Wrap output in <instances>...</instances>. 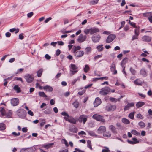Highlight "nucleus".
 Masks as SVG:
<instances>
[{
    "instance_id": "69168bd1",
    "label": "nucleus",
    "mask_w": 152,
    "mask_h": 152,
    "mask_svg": "<svg viewBox=\"0 0 152 152\" xmlns=\"http://www.w3.org/2000/svg\"><path fill=\"white\" fill-rule=\"evenodd\" d=\"M20 152H28V148H23L20 150Z\"/></svg>"
},
{
    "instance_id": "2eb2a0df",
    "label": "nucleus",
    "mask_w": 152,
    "mask_h": 152,
    "mask_svg": "<svg viewBox=\"0 0 152 152\" xmlns=\"http://www.w3.org/2000/svg\"><path fill=\"white\" fill-rule=\"evenodd\" d=\"M98 133L99 134H102L105 132L106 131V127L103 126H100L98 129Z\"/></svg>"
},
{
    "instance_id": "412c9836",
    "label": "nucleus",
    "mask_w": 152,
    "mask_h": 152,
    "mask_svg": "<svg viewBox=\"0 0 152 152\" xmlns=\"http://www.w3.org/2000/svg\"><path fill=\"white\" fill-rule=\"evenodd\" d=\"M61 115L64 116V119L66 121H68L70 118L68 114L65 112H62Z\"/></svg>"
},
{
    "instance_id": "49530a36",
    "label": "nucleus",
    "mask_w": 152,
    "mask_h": 152,
    "mask_svg": "<svg viewBox=\"0 0 152 152\" xmlns=\"http://www.w3.org/2000/svg\"><path fill=\"white\" fill-rule=\"evenodd\" d=\"M110 151L109 148L107 147H104L102 150V152H110Z\"/></svg>"
},
{
    "instance_id": "79ce46f5",
    "label": "nucleus",
    "mask_w": 152,
    "mask_h": 152,
    "mask_svg": "<svg viewBox=\"0 0 152 152\" xmlns=\"http://www.w3.org/2000/svg\"><path fill=\"white\" fill-rule=\"evenodd\" d=\"M73 106L76 108H77L79 105V102L77 101H75L72 104Z\"/></svg>"
},
{
    "instance_id": "a19ab883",
    "label": "nucleus",
    "mask_w": 152,
    "mask_h": 152,
    "mask_svg": "<svg viewBox=\"0 0 152 152\" xmlns=\"http://www.w3.org/2000/svg\"><path fill=\"white\" fill-rule=\"evenodd\" d=\"M68 121L71 123L74 124H75L76 123L75 119L72 118H70Z\"/></svg>"
},
{
    "instance_id": "2f4dec72",
    "label": "nucleus",
    "mask_w": 152,
    "mask_h": 152,
    "mask_svg": "<svg viewBox=\"0 0 152 152\" xmlns=\"http://www.w3.org/2000/svg\"><path fill=\"white\" fill-rule=\"evenodd\" d=\"M115 85L116 86H120L124 88V86L123 84V83L121 81L118 80H117L116 83L115 84Z\"/></svg>"
},
{
    "instance_id": "864d4df0",
    "label": "nucleus",
    "mask_w": 152,
    "mask_h": 152,
    "mask_svg": "<svg viewBox=\"0 0 152 152\" xmlns=\"http://www.w3.org/2000/svg\"><path fill=\"white\" fill-rule=\"evenodd\" d=\"M140 15L141 17H148V12L140 14Z\"/></svg>"
},
{
    "instance_id": "1a4fd4ad",
    "label": "nucleus",
    "mask_w": 152,
    "mask_h": 152,
    "mask_svg": "<svg viewBox=\"0 0 152 152\" xmlns=\"http://www.w3.org/2000/svg\"><path fill=\"white\" fill-rule=\"evenodd\" d=\"M86 36L82 34H80L77 39V41L79 43H82L86 40Z\"/></svg>"
},
{
    "instance_id": "4c0bfd02",
    "label": "nucleus",
    "mask_w": 152,
    "mask_h": 152,
    "mask_svg": "<svg viewBox=\"0 0 152 152\" xmlns=\"http://www.w3.org/2000/svg\"><path fill=\"white\" fill-rule=\"evenodd\" d=\"M134 83L136 85L140 86L142 84V82L139 79L136 80L134 81Z\"/></svg>"
},
{
    "instance_id": "09e8293b",
    "label": "nucleus",
    "mask_w": 152,
    "mask_h": 152,
    "mask_svg": "<svg viewBox=\"0 0 152 152\" xmlns=\"http://www.w3.org/2000/svg\"><path fill=\"white\" fill-rule=\"evenodd\" d=\"M138 124L142 128L144 127L145 126V124L142 122H140Z\"/></svg>"
},
{
    "instance_id": "c756f323",
    "label": "nucleus",
    "mask_w": 152,
    "mask_h": 152,
    "mask_svg": "<svg viewBox=\"0 0 152 152\" xmlns=\"http://www.w3.org/2000/svg\"><path fill=\"white\" fill-rule=\"evenodd\" d=\"M90 70V68L88 65H86L83 69L84 72L85 73L88 72Z\"/></svg>"
},
{
    "instance_id": "c03bdc74",
    "label": "nucleus",
    "mask_w": 152,
    "mask_h": 152,
    "mask_svg": "<svg viewBox=\"0 0 152 152\" xmlns=\"http://www.w3.org/2000/svg\"><path fill=\"white\" fill-rule=\"evenodd\" d=\"M99 0H91L90 2V4L94 5L97 4Z\"/></svg>"
},
{
    "instance_id": "6ab92c4d",
    "label": "nucleus",
    "mask_w": 152,
    "mask_h": 152,
    "mask_svg": "<svg viewBox=\"0 0 152 152\" xmlns=\"http://www.w3.org/2000/svg\"><path fill=\"white\" fill-rule=\"evenodd\" d=\"M99 30L98 28H91V34H92L94 33L99 32Z\"/></svg>"
},
{
    "instance_id": "cd10ccee",
    "label": "nucleus",
    "mask_w": 152,
    "mask_h": 152,
    "mask_svg": "<svg viewBox=\"0 0 152 152\" xmlns=\"http://www.w3.org/2000/svg\"><path fill=\"white\" fill-rule=\"evenodd\" d=\"M131 132L133 135L138 136H140V133L135 130H132Z\"/></svg>"
},
{
    "instance_id": "f704fd0d",
    "label": "nucleus",
    "mask_w": 152,
    "mask_h": 152,
    "mask_svg": "<svg viewBox=\"0 0 152 152\" xmlns=\"http://www.w3.org/2000/svg\"><path fill=\"white\" fill-rule=\"evenodd\" d=\"M135 112H133L130 113L128 116L129 118L131 119H134V115L135 114Z\"/></svg>"
},
{
    "instance_id": "b1692460",
    "label": "nucleus",
    "mask_w": 152,
    "mask_h": 152,
    "mask_svg": "<svg viewBox=\"0 0 152 152\" xmlns=\"http://www.w3.org/2000/svg\"><path fill=\"white\" fill-rule=\"evenodd\" d=\"M121 121L122 123L126 124H129L130 123L129 120L125 118H123L122 119Z\"/></svg>"
},
{
    "instance_id": "423d86ee",
    "label": "nucleus",
    "mask_w": 152,
    "mask_h": 152,
    "mask_svg": "<svg viewBox=\"0 0 152 152\" xmlns=\"http://www.w3.org/2000/svg\"><path fill=\"white\" fill-rule=\"evenodd\" d=\"M116 35L113 34H111L108 36L106 40L107 43H110L113 41L116 38Z\"/></svg>"
},
{
    "instance_id": "774afa93",
    "label": "nucleus",
    "mask_w": 152,
    "mask_h": 152,
    "mask_svg": "<svg viewBox=\"0 0 152 152\" xmlns=\"http://www.w3.org/2000/svg\"><path fill=\"white\" fill-rule=\"evenodd\" d=\"M147 94L148 96L152 97V91L151 89L148 91Z\"/></svg>"
},
{
    "instance_id": "0e129e2a",
    "label": "nucleus",
    "mask_w": 152,
    "mask_h": 152,
    "mask_svg": "<svg viewBox=\"0 0 152 152\" xmlns=\"http://www.w3.org/2000/svg\"><path fill=\"white\" fill-rule=\"evenodd\" d=\"M93 85V84L92 83L88 85H87L85 87V89H86L87 88H88L91 87Z\"/></svg>"
},
{
    "instance_id": "7c9ffc66",
    "label": "nucleus",
    "mask_w": 152,
    "mask_h": 152,
    "mask_svg": "<svg viewBox=\"0 0 152 152\" xmlns=\"http://www.w3.org/2000/svg\"><path fill=\"white\" fill-rule=\"evenodd\" d=\"M142 50L143 51L144 53H142L140 55L141 56L144 57H146L149 54V53L146 50L144 51L143 49Z\"/></svg>"
},
{
    "instance_id": "13d9d810",
    "label": "nucleus",
    "mask_w": 152,
    "mask_h": 152,
    "mask_svg": "<svg viewBox=\"0 0 152 152\" xmlns=\"http://www.w3.org/2000/svg\"><path fill=\"white\" fill-rule=\"evenodd\" d=\"M29 83L31 82L34 79V77L33 75H29Z\"/></svg>"
},
{
    "instance_id": "3c124183",
    "label": "nucleus",
    "mask_w": 152,
    "mask_h": 152,
    "mask_svg": "<svg viewBox=\"0 0 152 152\" xmlns=\"http://www.w3.org/2000/svg\"><path fill=\"white\" fill-rule=\"evenodd\" d=\"M91 49L90 47H87L86 49V52L87 54H88L91 51Z\"/></svg>"
},
{
    "instance_id": "c9c22d12",
    "label": "nucleus",
    "mask_w": 152,
    "mask_h": 152,
    "mask_svg": "<svg viewBox=\"0 0 152 152\" xmlns=\"http://www.w3.org/2000/svg\"><path fill=\"white\" fill-rule=\"evenodd\" d=\"M6 127V125L4 123H0V130H3L5 129Z\"/></svg>"
},
{
    "instance_id": "6e6552de",
    "label": "nucleus",
    "mask_w": 152,
    "mask_h": 152,
    "mask_svg": "<svg viewBox=\"0 0 152 152\" xmlns=\"http://www.w3.org/2000/svg\"><path fill=\"white\" fill-rule=\"evenodd\" d=\"M88 116L85 115H80L78 121L80 122H83V124L86 122L87 120Z\"/></svg>"
},
{
    "instance_id": "052dcab7",
    "label": "nucleus",
    "mask_w": 152,
    "mask_h": 152,
    "mask_svg": "<svg viewBox=\"0 0 152 152\" xmlns=\"http://www.w3.org/2000/svg\"><path fill=\"white\" fill-rule=\"evenodd\" d=\"M131 13H132V11H131L127 10V11H125L123 13V14H129L130 15H132Z\"/></svg>"
},
{
    "instance_id": "ea45409f",
    "label": "nucleus",
    "mask_w": 152,
    "mask_h": 152,
    "mask_svg": "<svg viewBox=\"0 0 152 152\" xmlns=\"http://www.w3.org/2000/svg\"><path fill=\"white\" fill-rule=\"evenodd\" d=\"M61 142L62 143L64 144L66 147H68L69 146V144L68 142L65 139H62L61 140Z\"/></svg>"
},
{
    "instance_id": "6e6d98bb",
    "label": "nucleus",
    "mask_w": 152,
    "mask_h": 152,
    "mask_svg": "<svg viewBox=\"0 0 152 152\" xmlns=\"http://www.w3.org/2000/svg\"><path fill=\"white\" fill-rule=\"evenodd\" d=\"M139 28H137L135 29L134 33L135 34L137 35H139Z\"/></svg>"
},
{
    "instance_id": "8fccbe9b",
    "label": "nucleus",
    "mask_w": 152,
    "mask_h": 152,
    "mask_svg": "<svg viewBox=\"0 0 152 152\" xmlns=\"http://www.w3.org/2000/svg\"><path fill=\"white\" fill-rule=\"evenodd\" d=\"M46 121L45 119H43L41 121V122L40 123V126L42 127L45 124Z\"/></svg>"
},
{
    "instance_id": "603ef678",
    "label": "nucleus",
    "mask_w": 152,
    "mask_h": 152,
    "mask_svg": "<svg viewBox=\"0 0 152 152\" xmlns=\"http://www.w3.org/2000/svg\"><path fill=\"white\" fill-rule=\"evenodd\" d=\"M130 71L131 73L133 75H135L136 73V71L134 69H133L131 67L130 69Z\"/></svg>"
},
{
    "instance_id": "f03ea898",
    "label": "nucleus",
    "mask_w": 152,
    "mask_h": 152,
    "mask_svg": "<svg viewBox=\"0 0 152 152\" xmlns=\"http://www.w3.org/2000/svg\"><path fill=\"white\" fill-rule=\"evenodd\" d=\"M69 67L70 75L72 76L76 73L79 70L78 67L74 64H71Z\"/></svg>"
},
{
    "instance_id": "680f3d73",
    "label": "nucleus",
    "mask_w": 152,
    "mask_h": 152,
    "mask_svg": "<svg viewBox=\"0 0 152 152\" xmlns=\"http://www.w3.org/2000/svg\"><path fill=\"white\" fill-rule=\"evenodd\" d=\"M110 100L111 101L115 102H116L117 101L115 98L113 97H110Z\"/></svg>"
},
{
    "instance_id": "de8ad7c7",
    "label": "nucleus",
    "mask_w": 152,
    "mask_h": 152,
    "mask_svg": "<svg viewBox=\"0 0 152 152\" xmlns=\"http://www.w3.org/2000/svg\"><path fill=\"white\" fill-rule=\"evenodd\" d=\"M84 32L86 34H88L89 33L91 34V28L88 29H85L84 30Z\"/></svg>"
},
{
    "instance_id": "72a5a7b5",
    "label": "nucleus",
    "mask_w": 152,
    "mask_h": 152,
    "mask_svg": "<svg viewBox=\"0 0 152 152\" xmlns=\"http://www.w3.org/2000/svg\"><path fill=\"white\" fill-rule=\"evenodd\" d=\"M140 74L143 76H145L147 75V72L144 69H142L140 71Z\"/></svg>"
},
{
    "instance_id": "f8f14e48",
    "label": "nucleus",
    "mask_w": 152,
    "mask_h": 152,
    "mask_svg": "<svg viewBox=\"0 0 152 152\" xmlns=\"http://www.w3.org/2000/svg\"><path fill=\"white\" fill-rule=\"evenodd\" d=\"M101 37L99 35H94L92 37L93 41L94 42H97L100 40Z\"/></svg>"
},
{
    "instance_id": "5701e85b",
    "label": "nucleus",
    "mask_w": 152,
    "mask_h": 152,
    "mask_svg": "<svg viewBox=\"0 0 152 152\" xmlns=\"http://www.w3.org/2000/svg\"><path fill=\"white\" fill-rule=\"evenodd\" d=\"M145 104V102H143L140 101L136 104V106L137 108L141 107Z\"/></svg>"
},
{
    "instance_id": "bf43d9fd",
    "label": "nucleus",
    "mask_w": 152,
    "mask_h": 152,
    "mask_svg": "<svg viewBox=\"0 0 152 152\" xmlns=\"http://www.w3.org/2000/svg\"><path fill=\"white\" fill-rule=\"evenodd\" d=\"M12 134L14 136L16 137L19 136L20 134V132L17 133L15 132H13L12 133Z\"/></svg>"
},
{
    "instance_id": "a18cd8bd",
    "label": "nucleus",
    "mask_w": 152,
    "mask_h": 152,
    "mask_svg": "<svg viewBox=\"0 0 152 152\" xmlns=\"http://www.w3.org/2000/svg\"><path fill=\"white\" fill-rule=\"evenodd\" d=\"M103 45H100L98 46L97 47V49L100 51L103 50Z\"/></svg>"
},
{
    "instance_id": "f257e3e1",
    "label": "nucleus",
    "mask_w": 152,
    "mask_h": 152,
    "mask_svg": "<svg viewBox=\"0 0 152 152\" xmlns=\"http://www.w3.org/2000/svg\"><path fill=\"white\" fill-rule=\"evenodd\" d=\"M81 49L80 46H74L72 50V52L74 54V56L77 58L82 57L84 54V52L82 50H79Z\"/></svg>"
},
{
    "instance_id": "9b49d317",
    "label": "nucleus",
    "mask_w": 152,
    "mask_h": 152,
    "mask_svg": "<svg viewBox=\"0 0 152 152\" xmlns=\"http://www.w3.org/2000/svg\"><path fill=\"white\" fill-rule=\"evenodd\" d=\"M134 102H128L127 104L124 106V109L125 111L129 110L130 108L134 107Z\"/></svg>"
},
{
    "instance_id": "ddd939ff",
    "label": "nucleus",
    "mask_w": 152,
    "mask_h": 152,
    "mask_svg": "<svg viewBox=\"0 0 152 152\" xmlns=\"http://www.w3.org/2000/svg\"><path fill=\"white\" fill-rule=\"evenodd\" d=\"M11 103L12 105L15 106L18 104L19 100L17 98H13L11 100Z\"/></svg>"
},
{
    "instance_id": "20e7f679",
    "label": "nucleus",
    "mask_w": 152,
    "mask_h": 152,
    "mask_svg": "<svg viewBox=\"0 0 152 152\" xmlns=\"http://www.w3.org/2000/svg\"><path fill=\"white\" fill-rule=\"evenodd\" d=\"M110 91V88L108 87H105L102 88L99 91V94L105 95L108 94Z\"/></svg>"
},
{
    "instance_id": "a211bd4d",
    "label": "nucleus",
    "mask_w": 152,
    "mask_h": 152,
    "mask_svg": "<svg viewBox=\"0 0 152 152\" xmlns=\"http://www.w3.org/2000/svg\"><path fill=\"white\" fill-rule=\"evenodd\" d=\"M133 141L130 140H128L127 142L131 144H134L138 143L139 142V141L137 140V139L136 138H133L132 139Z\"/></svg>"
},
{
    "instance_id": "e433bc0d",
    "label": "nucleus",
    "mask_w": 152,
    "mask_h": 152,
    "mask_svg": "<svg viewBox=\"0 0 152 152\" xmlns=\"http://www.w3.org/2000/svg\"><path fill=\"white\" fill-rule=\"evenodd\" d=\"M14 89L17 91V93L20 92L21 90L20 87L18 85H15L14 87Z\"/></svg>"
},
{
    "instance_id": "4468645a",
    "label": "nucleus",
    "mask_w": 152,
    "mask_h": 152,
    "mask_svg": "<svg viewBox=\"0 0 152 152\" xmlns=\"http://www.w3.org/2000/svg\"><path fill=\"white\" fill-rule=\"evenodd\" d=\"M54 145V143H46L42 145V147L46 149H48L53 147Z\"/></svg>"
},
{
    "instance_id": "dca6fc26",
    "label": "nucleus",
    "mask_w": 152,
    "mask_h": 152,
    "mask_svg": "<svg viewBox=\"0 0 152 152\" xmlns=\"http://www.w3.org/2000/svg\"><path fill=\"white\" fill-rule=\"evenodd\" d=\"M116 109V107L115 105H109L107 106L106 109L107 111H114Z\"/></svg>"
},
{
    "instance_id": "0eeeda50",
    "label": "nucleus",
    "mask_w": 152,
    "mask_h": 152,
    "mask_svg": "<svg viewBox=\"0 0 152 152\" xmlns=\"http://www.w3.org/2000/svg\"><path fill=\"white\" fill-rule=\"evenodd\" d=\"M92 118L98 121L104 122L105 120L103 118V116L97 114L94 115L92 116Z\"/></svg>"
},
{
    "instance_id": "39448f33",
    "label": "nucleus",
    "mask_w": 152,
    "mask_h": 152,
    "mask_svg": "<svg viewBox=\"0 0 152 152\" xmlns=\"http://www.w3.org/2000/svg\"><path fill=\"white\" fill-rule=\"evenodd\" d=\"M0 112L2 116H5L6 117H10L12 115V112L11 111L7 113L5 111L3 108H2L0 110Z\"/></svg>"
},
{
    "instance_id": "aec40b11",
    "label": "nucleus",
    "mask_w": 152,
    "mask_h": 152,
    "mask_svg": "<svg viewBox=\"0 0 152 152\" xmlns=\"http://www.w3.org/2000/svg\"><path fill=\"white\" fill-rule=\"evenodd\" d=\"M142 40L143 41L148 42L151 41V38L149 36H145L142 37Z\"/></svg>"
},
{
    "instance_id": "4d7b16f0",
    "label": "nucleus",
    "mask_w": 152,
    "mask_h": 152,
    "mask_svg": "<svg viewBox=\"0 0 152 152\" xmlns=\"http://www.w3.org/2000/svg\"><path fill=\"white\" fill-rule=\"evenodd\" d=\"M129 23L132 26H133L134 27V28H136V24L135 23L133 22H131L130 21V20H129Z\"/></svg>"
},
{
    "instance_id": "7ed1b4c3",
    "label": "nucleus",
    "mask_w": 152,
    "mask_h": 152,
    "mask_svg": "<svg viewBox=\"0 0 152 152\" xmlns=\"http://www.w3.org/2000/svg\"><path fill=\"white\" fill-rule=\"evenodd\" d=\"M17 114L18 116L20 118H23L26 116V111L23 109H20L17 111Z\"/></svg>"
},
{
    "instance_id": "37998d69",
    "label": "nucleus",
    "mask_w": 152,
    "mask_h": 152,
    "mask_svg": "<svg viewBox=\"0 0 152 152\" xmlns=\"http://www.w3.org/2000/svg\"><path fill=\"white\" fill-rule=\"evenodd\" d=\"M39 95L41 97H45V98H46L47 97V96L45 94V93L43 92H39Z\"/></svg>"
},
{
    "instance_id": "5fc2aeb1",
    "label": "nucleus",
    "mask_w": 152,
    "mask_h": 152,
    "mask_svg": "<svg viewBox=\"0 0 152 152\" xmlns=\"http://www.w3.org/2000/svg\"><path fill=\"white\" fill-rule=\"evenodd\" d=\"M108 79V77H99V78H96L95 79H96V80H99L104 79L107 80Z\"/></svg>"
},
{
    "instance_id": "473e14b6",
    "label": "nucleus",
    "mask_w": 152,
    "mask_h": 152,
    "mask_svg": "<svg viewBox=\"0 0 152 152\" xmlns=\"http://www.w3.org/2000/svg\"><path fill=\"white\" fill-rule=\"evenodd\" d=\"M87 147L89 148L90 150H93L92 148V145L91 143V141L90 140H88L87 141Z\"/></svg>"
},
{
    "instance_id": "338daca9",
    "label": "nucleus",
    "mask_w": 152,
    "mask_h": 152,
    "mask_svg": "<svg viewBox=\"0 0 152 152\" xmlns=\"http://www.w3.org/2000/svg\"><path fill=\"white\" fill-rule=\"evenodd\" d=\"M61 53V51L59 49H57L56 52V56H58Z\"/></svg>"
},
{
    "instance_id": "58836bf2",
    "label": "nucleus",
    "mask_w": 152,
    "mask_h": 152,
    "mask_svg": "<svg viewBox=\"0 0 152 152\" xmlns=\"http://www.w3.org/2000/svg\"><path fill=\"white\" fill-rule=\"evenodd\" d=\"M77 129L75 127H74L73 128H72L70 129V131L73 133H76L77 132Z\"/></svg>"
},
{
    "instance_id": "393cba45",
    "label": "nucleus",
    "mask_w": 152,
    "mask_h": 152,
    "mask_svg": "<svg viewBox=\"0 0 152 152\" xmlns=\"http://www.w3.org/2000/svg\"><path fill=\"white\" fill-rule=\"evenodd\" d=\"M109 129L113 133H116V130L115 127L113 125H111L109 126Z\"/></svg>"
},
{
    "instance_id": "f3484780",
    "label": "nucleus",
    "mask_w": 152,
    "mask_h": 152,
    "mask_svg": "<svg viewBox=\"0 0 152 152\" xmlns=\"http://www.w3.org/2000/svg\"><path fill=\"white\" fill-rule=\"evenodd\" d=\"M101 103V99L99 98H97L96 99L94 103V106L96 107L99 105Z\"/></svg>"
},
{
    "instance_id": "4be33fe9",
    "label": "nucleus",
    "mask_w": 152,
    "mask_h": 152,
    "mask_svg": "<svg viewBox=\"0 0 152 152\" xmlns=\"http://www.w3.org/2000/svg\"><path fill=\"white\" fill-rule=\"evenodd\" d=\"M128 59L127 58H124L121 63V65L122 67H124L125 65L127 62Z\"/></svg>"
},
{
    "instance_id": "bb28decb",
    "label": "nucleus",
    "mask_w": 152,
    "mask_h": 152,
    "mask_svg": "<svg viewBox=\"0 0 152 152\" xmlns=\"http://www.w3.org/2000/svg\"><path fill=\"white\" fill-rule=\"evenodd\" d=\"M19 29L18 28H13L10 29V31L11 32H15V34H17L19 31Z\"/></svg>"
},
{
    "instance_id": "a878e982",
    "label": "nucleus",
    "mask_w": 152,
    "mask_h": 152,
    "mask_svg": "<svg viewBox=\"0 0 152 152\" xmlns=\"http://www.w3.org/2000/svg\"><path fill=\"white\" fill-rule=\"evenodd\" d=\"M43 71V69L42 68L40 69L37 71V76L38 77H40L41 76Z\"/></svg>"
},
{
    "instance_id": "e2e57ef3",
    "label": "nucleus",
    "mask_w": 152,
    "mask_h": 152,
    "mask_svg": "<svg viewBox=\"0 0 152 152\" xmlns=\"http://www.w3.org/2000/svg\"><path fill=\"white\" fill-rule=\"evenodd\" d=\"M137 118L140 119H142L143 117L141 114H138L137 116Z\"/></svg>"
},
{
    "instance_id": "9d476101",
    "label": "nucleus",
    "mask_w": 152,
    "mask_h": 152,
    "mask_svg": "<svg viewBox=\"0 0 152 152\" xmlns=\"http://www.w3.org/2000/svg\"><path fill=\"white\" fill-rule=\"evenodd\" d=\"M110 69L111 72L113 73V74L116 75L117 74V71L116 69L115 65L114 63H113L110 66Z\"/></svg>"
},
{
    "instance_id": "c85d7f7f",
    "label": "nucleus",
    "mask_w": 152,
    "mask_h": 152,
    "mask_svg": "<svg viewBox=\"0 0 152 152\" xmlns=\"http://www.w3.org/2000/svg\"><path fill=\"white\" fill-rule=\"evenodd\" d=\"M43 88L44 89L48 91H52L53 90V88L52 87L48 86H45Z\"/></svg>"
}]
</instances>
